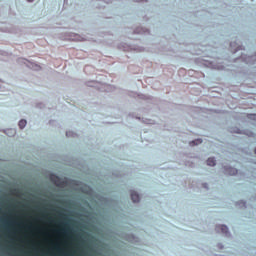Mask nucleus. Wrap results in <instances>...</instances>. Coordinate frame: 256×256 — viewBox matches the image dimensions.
<instances>
[{"label": "nucleus", "instance_id": "nucleus-1", "mask_svg": "<svg viewBox=\"0 0 256 256\" xmlns=\"http://www.w3.org/2000/svg\"><path fill=\"white\" fill-rule=\"evenodd\" d=\"M16 224V220L9 217L3 218L2 216H0V225L2 227H5V229H7L8 231H11V227H15Z\"/></svg>", "mask_w": 256, "mask_h": 256}, {"label": "nucleus", "instance_id": "nucleus-2", "mask_svg": "<svg viewBox=\"0 0 256 256\" xmlns=\"http://www.w3.org/2000/svg\"><path fill=\"white\" fill-rule=\"evenodd\" d=\"M215 231L216 233H222L225 237H231V232H229V227H227V225H216Z\"/></svg>", "mask_w": 256, "mask_h": 256}, {"label": "nucleus", "instance_id": "nucleus-3", "mask_svg": "<svg viewBox=\"0 0 256 256\" xmlns=\"http://www.w3.org/2000/svg\"><path fill=\"white\" fill-rule=\"evenodd\" d=\"M92 239H94V241H98V243H100L101 246H99V244H94V248L96 249H111V245L107 244V243H103V241L96 239L95 236H91Z\"/></svg>", "mask_w": 256, "mask_h": 256}, {"label": "nucleus", "instance_id": "nucleus-4", "mask_svg": "<svg viewBox=\"0 0 256 256\" xmlns=\"http://www.w3.org/2000/svg\"><path fill=\"white\" fill-rule=\"evenodd\" d=\"M50 181L56 186V187H63V182H61V178L55 174L50 175Z\"/></svg>", "mask_w": 256, "mask_h": 256}, {"label": "nucleus", "instance_id": "nucleus-5", "mask_svg": "<svg viewBox=\"0 0 256 256\" xmlns=\"http://www.w3.org/2000/svg\"><path fill=\"white\" fill-rule=\"evenodd\" d=\"M223 169H224L225 175L233 176V175H237V173H239V170H237L236 168H233L231 166H224Z\"/></svg>", "mask_w": 256, "mask_h": 256}, {"label": "nucleus", "instance_id": "nucleus-6", "mask_svg": "<svg viewBox=\"0 0 256 256\" xmlns=\"http://www.w3.org/2000/svg\"><path fill=\"white\" fill-rule=\"evenodd\" d=\"M134 33L136 35H149V29L143 28V27H138L134 30Z\"/></svg>", "mask_w": 256, "mask_h": 256}, {"label": "nucleus", "instance_id": "nucleus-7", "mask_svg": "<svg viewBox=\"0 0 256 256\" xmlns=\"http://www.w3.org/2000/svg\"><path fill=\"white\" fill-rule=\"evenodd\" d=\"M230 47L232 53H237V51H241L243 49V46L237 44L236 42H230Z\"/></svg>", "mask_w": 256, "mask_h": 256}, {"label": "nucleus", "instance_id": "nucleus-8", "mask_svg": "<svg viewBox=\"0 0 256 256\" xmlns=\"http://www.w3.org/2000/svg\"><path fill=\"white\" fill-rule=\"evenodd\" d=\"M0 249H3V251L1 252V256H14L13 253L7 250L8 249L7 246L0 244Z\"/></svg>", "mask_w": 256, "mask_h": 256}, {"label": "nucleus", "instance_id": "nucleus-9", "mask_svg": "<svg viewBox=\"0 0 256 256\" xmlns=\"http://www.w3.org/2000/svg\"><path fill=\"white\" fill-rule=\"evenodd\" d=\"M3 133H5V135H7L8 137H15V135L17 134V130L10 128L3 130Z\"/></svg>", "mask_w": 256, "mask_h": 256}, {"label": "nucleus", "instance_id": "nucleus-10", "mask_svg": "<svg viewBox=\"0 0 256 256\" xmlns=\"http://www.w3.org/2000/svg\"><path fill=\"white\" fill-rule=\"evenodd\" d=\"M131 200L133 203H139L141 198L139 197V194L136 191H131Z\"/></svg>", "mask_w": 256, "mask_h": 256}, {"label": "nucleus", "instance_id": "nucleus-11", "mask_svg": "<svg viewBox=\"0 0 256 256\" xmlns=\"http://www.w3.org/2000/svg\"><path fill=\"white\" fill-rule=\"evenodd\" d=\"M209 67H210L211 69H218V70L223 69V66H222V65H219V64H217V63H215V62H210V63H209Z\"/></svg>", "mask_w": 256, "mask_h": 256}, {"label": "nucleus", "instance_id": "nucleus-12", "mask_svg": "<svg viewBox=\"0 0 256 256\" xmlns=\"http://www.w3.org/2000/svg\"><path fill=\"white\" fill-rule=\"evenodd\" d=\"M18 126H19V129H25V127H27V120L21 119V120L18 122Z\"/></svg>", "mask_w": 256, "mask_h": 256}, {"label": "nucleus", "instance_id": "nucleus-13", "mask_svg": "<svg viewBox=\"0 0 256 256\" xmlns=\"http://www.w3.org/2000/svg\"><path fill=\"white\" fill-rule=\"evenodd\" d=\"M201 143H203V140L201 138H198L196 140L191 141L190 146L195 147V145H201Z\"/></svg>", "mask_w": 256, "mask_h": 256}, {"label": "nucleus", "instance_id": "nucleus-14", "mask_svg": "<svg viewBox=\"0 0 256 256\" xmlns=\"http://www.w3.org/2000/svg\"><path fill=\"white\" fill-rule=\"evenodd\" d=\"M207 165L209 167H215V165H217V162L215 161V158H208L207 159Z\"/></svg>", "mask_w": 256, "mask_h": 256}, {"label": "nucleus", "instance_id": "nucleus-15", "mask_svg": "<svg viewBox=\"0 0 256 256\" xmlns=\"http://www.w3.org/2000/svg\"><path fill=\"white\" fill-rule=\"evenodd\" d=\"M20 61H23V63L26 65V67H29L30 69H34L33 63L21 58Z\"/></svg>", "mask_w": 256, "mask_h": 256}, {"label": "nucleus", "instance_id": "nucleus-16", "mask_svg": "<svg viewBox=\"0 0 256 256\" xmlns=\"http://www.w3.org/2000/svg\"><path fill=\"white\" fill-rule=\"evenodd\" d=\"M236 205H237L238 207H244V209L247 208V202H245V201H243V200H240V201L236 202Z\"/></svg>", "mask_w": 256, "mask_h": 256}, {"label": "nucleus", "instance_id": "nucleus-17", "mask_svg": "<svg viewBox=\"0 0 256 256\" xmlns=\"http://www.w3.org/2000/svg\"><path fill=\"white\" fill-rule=\"evenodd\" d=\"M66 137H77V133L73 131H67L66 132Z\"/></svg>", "mask_w": 256, "mask_h": 256}, {"label": "nucleus", "instance_id": "nucleus-18", "mask_svg": "<svg viewBox=\"0 0 256 256\" xmlns=\"http://www.w3.org/2000/svg\"><path fill=\"white\" fill-rule=\"evenodd\" d=\"M66 225H69V227L73 230H75V226H73V224H71V221H66L65 222Z\"/></svg>", "mask_w": 256, "mask_h": 256}, {"label": "nucleus", "instance_id": "nucleus-19", "mask_svg": "<svg viewBox=\"0 0 256 256\" xmlns=\"http://www.w3.org/2000/svg\"><path fill=\"white\" fill-rule=\"evenodd\" d=\"M233 132H234V133H237L238 135L243 134V132H242L241 129H239V128H236Z\"/></svg>", "mask_w": 256, "mask_h": 256}, {"label": "nucleus", "instance_id": "nucleus-20", "mask_svg": "<svg viewBox=\"0 0 256 256\" xmlns=\"http://www.w3.org/2000/svg\"><path fill=\"white\" fill-rule=\"evenodd\" d=\"M36 107H38V109H43V107H45V105L43 103H39V104H37Z\"/></svg>", "mask_w": 256, "mask_h": 256}, {"label": "nucleus", "instance_id": "nucleus-21", "mask_svg": "<svg viewBox=\"0 0 256 256\" xmlns=\"http://www.w3.org/2000/svg\"><path fill=\"white\" fill-rule=\"evenodd\" d=\"M202 186L204 187V189H209V184L207 183H203Z\"/></svg>", "mask_w": 256, "mask_h": 256}, {"label": "nucleus", "instance_id": "nucleus-22", "mask_svg": "<svg viewBox=\"0 0 256 256\" xmlns=\"http://www.w3.org/2000/svg\"><path fill=\"white\" fill-rule=\"evenodd\" d=\"M134 51H143V48H132Z\"/></svg>", "mask_w": 256, "mask_h": 256}, {"label": "nucleus", "instance_id": "nucleus-23", "mask_svg": "<svg viewBox=\"0 0 256 256\" xmlns=\"http://www.w3.org/2000/svg\"><path fill=\"white\" fill-rule=\"evenodd\" d=\"M36 71H39L41 69V66L39 65H35V68H34Z\"/></svg>", "mask_w": 256, "mask_h": 256}, {"label": "nucleus", "instance_id": "nucleus-24", "mask_svg": "<svg viewBox=\"0 0 256 256\" xmlns=\"http://www.w3.org/2000/svg\"><path fill=\"white\" fill-rule=\"evenodd\" d=\"M218 249H223V244L218 243Z\"/></svg>", "mask_w": 256, "mask_h": 256}, {"label": "nucleus", "instance_id": "nucleus-25", "mask_svg": "<svg viewBox=\"0 0 256 256\" xmlns=\"http://www.w3.org/2000/svg\"><path fill=\"white\" fill-rule=\"evenodd\" d=\"M141 99H147V96L141 95Z\"/></svg>", "mask_w": 256, "mask_h": 256}, {"label": "nucleus", "instance_id": "nucleus-26", "mask_svg": "<svg viewBox=\"0 0 256 256\" xmlns=\"http://www.w3.org/2000/svg\"><path fill=\"white\" fill-rule=\"evenodd\" d=\"M68 213H70V215H72V214H73V212H72V210H71V209H69V210H68Z\"/></svg>", "mask_w": 256, "mask_h": 256}, {"label": "nucleus", "instance_id": "nucleus-27", "mask_svg": "<svg viewBox=\"0 0 256 256\" xmlns=\"http://www.w3.org/2000/svg\"><path fill=\"white\" fill-rule=\"evenodd\" d=\"M28 1V3H33V1H35V0H27Z\"/></svg>", "mask_w": 256, "mask_h": 256}, {"label": "nucleus", "instance_id": "nucleus-28", "mask_svg": "<svg viewBox=\"0 0 256 256\" xmlns=\"http://www.w3.org/2000/svg\"><path fill=\"white\" fill-rule=\"evenodd\" d=\"M132 239H133L132 241H137V238H134L133 236H132Z\"/></svg>", "mask_w": 256, "mask_h": 256}, {"label": "nucleus", "instance_id": "nucleus-29", "mask_svg": "<svg viewBox=\"0 0 256 256\" xmlns=\"http://www.w3.org/2000/svg\"><path fill=\"white\" fill-rule=\"evenodd\" d=\"M65 233L69 234V230L65 229Z\"/></svg>", "mask_w": 256, "mask_h": 256}, {"label": "nucleus", "instance_id": "nucleus-30", "mask_svg": "<svg viewBox=\"0 0 256 256\" xmlns=\"http://www.w3.org/2000/svg\"><path fill=\"white\" fill-rule=\"evenodd\" d=\"M137 3H139V2H141V1H143V0H135Z\"/></svg>", "mask_w": 256, "mask_h": 256}, {"label": "nucleus", "instance_id": "nucleus-31", "mask_svg": "<svg viewBox=\"0 0 256 256\" xmlns=\"http://www.w3.org/2000/svg\"><path fill=\"white\" fill-rule=\"evenodd\" d=\"M88 85V87H93V85H91V84H87Z\"/></svg>", "mask_w": 256, "mask_h": 256}, {"label": "nucleus", "instance_id": "nucleus-32", "mask_svg": "<svg viewBox=\"0 0 256 256\" xmlns=\"http://www.w3.org/2000/svg\"><path fill=\"white\" fill-rule=\"evenodd\" d=\"M0 211H3V208H0Z\"/></svg>", "mask_w": 256, "mask_h": 256}]
</instances>
